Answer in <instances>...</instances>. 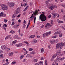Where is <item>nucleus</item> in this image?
Returning a JSON list of instances; mask_svg holds the SVG:
<instances>
[{
  "label": "nucleus",
  "mask_w": 65,
  "mask_h": 65,
  "mask_svg": "<svg viewBox=\"0 0 65 65\" xmlns=\"http://www.w3.org/2000/svg\"><path fill=\"white\" fill-rule=\"evenodd\" d=\"M42 14H41L40 15L39 17V19L41 20L43 22V21H45L46 20V16H45L44 14V12H42Z\"/></svg>",
  "instance_id": "1"
},
{
  "label": "nucleus",
  "mask_w": 65,
  "mask_h": 65,
  "mask_svg": "<svg viewBox=\"0 0 65 65\" xmlns=\"http://www.w3.org/2000/svg\"><path fill=\"white\" fill-rule=\"evenodd\" d=\"M53 20H51V23L50 24V23H48L46 24L45 25V27L47 28H49L51 26H52L53 25Z\"/></svg>",
  "instance_id": "2"
},
{
  "label": "nucleus",
  "mask_w": 65,
  "mask_h": 65,
  "mask_svg": "<svg viewBox=\"0 0 65 65\" xmlns=\"http://www.w3.org/2000/svg\"><path fill=\"white\" fill-rule=\"evenodd\" d=\"M1 6L3 9H4V10H7V9H8V7L7 5L2 4L1 5Z\"/></svg>",
  "instance_id": "3"
},
{
  "label": "nucleus",
  "mask_w": 65,
  "mask_h": 65,
  "mask_svg": "<svg viewBox=\"0 0 65 65\" xmlns=\"http://www.w3.org/2000/svg\"><path fill=\"white\" fill-rule=\"evenodd\" d=\"M2 49L3 50H5L6 51H9L10 49L8 47H6L5 45H4L1 46Z\"/></svg>",
  "instance_id": "4"
},
{
  "label": "nucleus",
  "mask_w": 65,
  "mask_h": 65,
  "mask_svg": "<svg viewBox=\"0 0 65 65\" xmlns=\"http://www.w3.org/2000/svg\"><path fill=\"white\" fill-rule=\"evenodd\" d=\"M8 5L10 7H13L14 5V3H11L10 2H8Z\"/></svg>",
  "instance_id": "5"
},
{
  "label": "nucleus",
  "mask_w": 65,
  "mask_h": 65,
  "mask_svg": "<svg viewBox=\"0 0 65 65\" xmlns=\"http://www.w3.org/2000/svg\"><path fill=\"white\" fill-rule=\"evenodd\" d=\"M61 45V44L60 43H57L56 44V50H57V49H59V48L60 47V45Z\"/></svg>",
  "instance_id": "6"
},
{
  "label": "nucleus",
  "mask_w": 65,
  "mask_h": 65,
  "mask_svg": "<svg viewBox=\"0 0 65 65\" xmlns=\"http://www.w3.org/2000/svg\"><path fill=\"white\" fill-rule=\"evenodd\" d=\"M20 8H18L15 11V13H20Z\"/></svg>",
  "instance_id": "7"
},
{
  "label": "nucleus",
  "mask_w": 65,
  "mask_h": 65,
  "mask_svg": "<svg viewBox=\"0 0 65 65\" xmlns=\"http://www.w3.org/2000/svg\"><path fill=\"white\" fill-rule=\"evenodd\" d=\"M52 14L53 15V19H55V18H56V16L57 15H57V14L55 13H52Z\"/></svg>",
  "instance_id": "8"
},
{
  "label": "nucleus",
  "mask_w": 65,
  "mask_h": 65,
  "mask_svg": "<svg viewBox=\"0 0 65 65\" xmlns=\"http://www.w3.org/2000/svg\"><path fill=\"white\" fill-rule=\"evenodd\" d=\"M57 7L56 6H50V8L51 10H53V9H54V8H57Z\"/></svg>",
  "instance_id": "9"
},
{
  "label": "nucleus",
  "mask_w": 65,
  "mask_h": 65,
  "mask_svg": "<svg viewBox=\"0 0 65 65\" xmlns=\"http://www.w3.org/2000/svg\"><path fill=\"white\" fill-rule=\"evenodd\" d=\"M22 45H23V44L22 43L15 45V46H17V47H21V46H22Z\"/></svg>",
  "instance_id": "10"
},
{
  "label": "nucleus",
  "mask_w": 65,
  "mask_h": 65,
  "mask_svg": "<svg viewBox=\"0 0 65 65\" xmlns=\"http://www.w3.org/2000/svg\"><path fill=\"white\" fill-rule=\"evenodd\" d=\"M52 33L51 31L45 33L46 36H48L49 35L51 34Z\"/></svg>",
  "instance_id": "11"
},
{
  "label": "nucleus",
  "mask_w": 65,
  "mask_h": 65,
  "mask_svg": "<svg viewBox=\"0 0 65 65\" xmlns=\"http://www.w3.org/2000/svg\"><path fill=\"white\" fill-rule=\"evenodd\" d=\"M28 4V3H26L25 4H24V3L22 2L21 3V6H24V7H25V6H26Z\"/></svg>",
  "instance_id": "12"
},
{
  "label": "nucleus",
  "mask_w": 65,
  "mask_h": 65,
  "mask_svg": "<svg viewBox=\"0 0 65 65\" xmlns=\"http://www.w3.org/2000/svg\"><path fill=\"white\" fill-rule=\"evenodd\" d=\"M17 14H18V13H15L12 16V19H14L15 17H17L18 16Z\"/></svg>",
  "instance_id": "13"
},
{
  "label": "nucleus",
  "mask_w": 65,
  "mask_h": 65,
  "mask_svg": "<svg viewBox=\"0 0 65 65\" xmlns=\"http://www.w3.org/2000/svg\"><path fill=\"white\" fill-rule=\"evenodd\" d=\"M61 33V31H58L54 34V35H56V34H59Z\"/></svg>",
  "instance_id": "14"
},
{
  "label": "nucleus",
  "mask_w": 65,
  "mask_h": 65,
  "mask_svg": "<svg viewBox=\"0 0 65 65\" xmlns=\"http://www.w3.org/2000/svg\"><path fill=\"white\" fill-rule=\"evenodd\" d=\"M39 11V10L38 9L37 11V10H36V11L34 13V15H37V14L38 13Z\"/></svg>",
  "instance_id": "15"
},
{
  "label": "nucleus",
  "mask_w": 65,
  "mask_h": 65,
  "mask_svg": "<svg viewBox=\"0 0 65 65\" xmlns=\"http://www.w3.org/2000/svg\"><path fill=\"white\" fill-rule=\"evenodd\" d=\"M37 42V41L36 40H34L32 42V43H35Z\"/></svg>",
  "instance_id": "16"
},
{
  "label": "nucleus",
  "mask_w": 65,
  "mask_h": 65,
  "mask_svg": "<svg viewBox=\"0 0 65 65\" xmlns=\"http://www.w3.org/2000/svg\"><path fill=\"white\" fill-rule=\"evenodd\" d=\"M56 57V55H53L52 57V58L51 59V61H53V60L54 59V58H55Z\"/></svg>",
  "instance_id": "17"
},
{
  "label": "nucleus",
  "mask_w": 65,
  "mask_h": 65,
  "mask_svg": "<svg viewBox=\"0 0 65 65\" xmlns=\"http://www.w3.org/2000/svg\"><path fill=\"white\" fill-rule=\"evenodd\" d=\"M59 53H60V51H57L56 55H55L56 56H57L58 55H59Z\"/></svg>",
  "instance_id": "18"
},
{
  "label": "nucleus",
  "mask_w": 65,
  "mask_h": 65,
  "mask_svg": "<svg viewBox=\"0 0 65 65\" xmlns=\"http://www.w3.org/2000/svg\"><path fill=\"white\" fill-rule=\"evenodd\" d=\"M10 37V35H8L7 36V37H6V38H5V40H6V39H8Z\"/></svg>",
  "instance_id": "19"
},
{
  "label": "nucleus",
  "mask_w": 65,
  "mask_h": 65,
  "mask_svg": "<svg viewBox=\"0 0 65 65\" xmlns=\"http://www.w3.org/2000/svg\"><path fill=\"white\" fill-rule=\"evenodd\" d=\"M9 56H13V52H11V53H9Z\"/></svg>",
  "instance_id": "20"
},
{
  "label": "nucleus",
  "mask_w": 65,
  "mask_h": 65,
  "mask_svg": "<svg viewBox=\"0 0 65 65\" xmlns=\"http://www.w3.org/2000/svg\"><path fill=\"white\" fill-rule=\"evenodd\" d=\"M15 38L16 39H20L21 38L20 37H19L17 36H16Z\"/></svg>",
  "instance_id": "21"
},
{
  "label": "nucleus",
  "mask_w": 65,
  "mask_h": 65,
  "mask_svg": "<svg viewBox=\"0 0 65 65\" xmlns=\"http://www.w3.org/2000/svg\"><path fill=\"white\" fill-rule=\"evenodd\" d=\"M10 33H12V34H13L15 33V31L13 30H11L10 32Z\"/></svg>",
  "instance_id": "22"
},
{
  "label": "nucleus",
  "mask_w": 65,
  "mask_h": 65,
  "mask_svg": "<svg viewBox=\"0 0 65 65\" xmlns=\"http://www.w3.org/2000/svg\"><path fill=\"white\" fill-rule=\"evenodd\" d=\"M50 42L51 44H54V43H55L54 41H52V40H50Z\"/></svg>",
  "instance_id": "23"
},
{
  "label": "nucleus",
  "mask_w": 65,
  "mask_h": 65,
  "mask_svg": "<svg viewBox=\"0 0 65 65\" xmlns=\"http://www.w3.org/2000/svg\"><path fill=\"white\" fill-rule=\"evenodd\" d=\"M29 6H27L23 10V11H26L27 9H28V7Z\"/></svg>",
  "instance_id": "24"
},
{
  "label": "nucleus",
  "mask_w": 65,
  "mask_h": 65,
  "mask_svg": "<svg viewBox=\"0 0 65 65\" xmlns=\"http://www.w3.org/2000/svg\"><path fill=\"white\" fill-rule=\"evenodd\" d=\"M46 35H45V34L44 33V34H43V37H46Z\"/></svg>",
  "instance_id": "25"
},
{
  "label": "nucleus",
  "mask_w": 65,
  "mask_h": 65,
  "mask_svg": "<svg viewBox=\"0 0 65 65\" xmlns=\"http://www.w3.org/2000/svg\"><path fill=\"white\" fill-rule=\"evenodd\" d=\"M17 42V41L15 40L13 41L12 42L13 44H15L16 42Z\"/></svg>",
  "instance_id": "26"
},
{
  "label": "nucleus",
  "mask_w": 65,
  "mask_h": 65,
  "mask_svg": "<svg viewBox=\"0 0 65 65\" xmlns=\"http://www.w3.org/2000/svg\"><path fill=\"white\" fill-rule=\"evenodd\" d=\"M56 61L58 62H60V59L59 58H57L56 59Z\"/></svg>",
  "instance_id": "27"
},
{
  "label": "nucleus",
  "mask_w": 65,
  "mask_h": 65,
  "mask_svg": "<svg viewBox=\"0 0 65 65\" xmlns=\"http://www.w3.org/2000/svg\"><path fill=\"white\" fill-rule=\"evenodd\" d=\"M45 65H47V61L46 59L45 60Z\"/></svg>",
  "instance_id": "28"
},
{
  "label": "nucleus",
  "mask_w": 65,
  "mask_h": 65,
  "mask_svg": "<svg viewBox=\"0 0 65 65\" xmlns=\"http://www.w3.org/2000/svg\"><path fill=\"white\" fill-rule=\"evenodd\" d=\"M57 37V36H54L52 37L53 38H56Z\"/></svg>",
  "instance_id": "29"
},
{
  "label": "nucleus",
  "mask_w": 65,
  "mask_h": 65,
  "mask_svg": "<svg viewBox=\"0 0 65 65\" xmlns=\"http://www.w3.org/2000/svg\"><path fill=\"white\" fill-rule=\"evenodd\" d=\"M33 49L30 48L29 49V51H33Z\"/></svg>",
  "instance_id": "30"
},
{
  "label": "nucleus",
  "mask_w": 65,
  "mask_h": 65,
  "mask_svg": "<svg viewBox=\"0 0 65 65\" xmlns=\"http://www.w3.org/2000/svg\"><path fill=\"white\" fill-rule=\"evenodd\" d=\"M16 63V62L15 61H13L12 63V64H15Z\"/></svg>",
  "instance_id": "31"
},
{
  "label": "nucleus",
  "mask_w": 65,
  "mask_h": 65,
  "mask_svg": "<svg viewBox=\"0 0 65 65\" xmlns=\"http://www.w3.org/2000/svg\"><path fill=\"white\" fill-rule=\"evenodd\" d=\"M34 17V24H35V21H36V17Z\"/></svg>",
  "instance_id": "32"
},
{
  "label": "nucleus",
  "mask_w": 65,
  "mask_h": 65,
  "mask_svg": "<svg viewBox=\"0 0 65 65\" xmlns=\"http://www.w3.org/2000/svg\"><path fill=\"white\" fill-rule=\"evenodd\" d=\"M41 53H43L44 51V50H43V48H42L41 49Z\"/></svg>",
  "instance_id": "33"
},
{
  "label": "nucleus",
  "mask_w": 65,
  "mask_h": 65,
  "mask_svg": "<svg viewBox=\"0 0 65 65\" xmlns=\"http://www.w3.org/2000/svg\"><path fill=\"white\" fill-rule=\"evenodd\" d=\"M59 23H63V22L62 21H61L60 20L58 21Z\"/></svg>",
  "instance_id": "34"
},
{
  "label": "nucleus",
  "mask_w": 65,
  "mask_h": 65,
  "mask_svg": "<svg viewBox=\"0 0 65 65\" xmlns=\"http://www.w3.org/2000/svg\"><path fill=\"white\" fill-rule=\"evenodd\" d=\"M41 60H44V57H41Z\"/></svg>",
  "instance_id": "35"
},
{
  "label": "nucleus",
  "mask_w": 65,
  "mask_h": 65,
  "mask_svg": "<svg viewBox=\"0 0 65 65\" xmlns=\"http://www.w3.org/2000/svg\"><path fill=\"white\" fill-rule=\"evenodd\" d=\"M54 41V43H57V42H58V40H56L55 41Z\"/></svg>",
  "instance_id": "36"
},
{
  "label": "nucleus",
  "mask_w": 65,
  "mask_h": 65,
  "mask_svg": "<svg viewBox=\"0 0 65 65\" xmlns=\"http://www.w3.org/2000/svg\"><path fill=\"white\" fill-rule=\"evenodd\" d=\"M30 54H35V52H32L30 53Z\"/></svg>",
  "instance_id": "37"
},
{
  "label": "nucleus",
  "mask_w": 65,
  "mask_h": 65,
  "mask_svg": "<svg viewBox=\"0 0 65 65\" xmlns=\"http://www.w3.org/2000/svg\"><path fill=\"white\" fill-rule=\"evenodd\" d=\"M3 28L4 30H5V31H6V28H5L4 26H3Z\"/></svg>",
  "instance_id": "38"
},
{
  "label": "nucleus",
  "mask_w": 65,
  "mask_h": 65,
  "mask_svg": "<svg viewBox=\"0 0 65 65\" xmlns=\"http://www.w3.org/2000/svg\"><path fill=\"white\" fill-rule=\"evenodd\" d=\"M62 34H60L59 35V37H62Z\"/></svg>",
  "instance_id": "39"
},
{
  "label": "nucleus",
  "mask_w": 65,
  "mask_h": 65,
  "mask_svg": "<svg viewBox=\"0 0 65 65\" xmlns=\"http://www.w3.org/2000/svg\"><path fill=\"white\" fill-rule=\"evenodd\" d=\"M63 47V46H62V45H60V48H62V47Z\"/></svg>",
  "instance_id": "40"
},
{
  "label": "nucleus",
  "mask_w": 65,
  "mask_h": 65,
  "mask_svg": "<svg viewBox=\"0 0 65 65\" xmlns=\"http://www.w3.org/2000/svg\"><path fill=\"white\" fill-rule=\"evenodd\" d=\"M4 21L5 23H6V22H7V20L6 19H4Z\"/></svg>",
  "instance_id": "41"
},
{
  "label": "nucleus",
  "mask_w": 65,
  "mask_h": 65,
  "mask_svg": "<svg viewBox=\"0 0 65 65\" xmlns=\"http://www.w3.org/2000/svg\"><path fill=\"white\" fill-rule=\"evenodd\" d=\"M23 27L24 29L25 28V27H26V24H24L23 25Z\"/></svg>",
  "instance_id": "42"
},
{
  "label": "nucleus",
  "mask_w": 65,
  "mask_h": 65,
  "mask_svg": "<svg viewBox=\"0 0 65 65\" xmlns=\"http://www.w3.org/2000/svg\"><path fill=\"white\" fill-rule=\"evenodd\" d=\"M26 53H24V55H26V54H27V53H28V52H27V51H26Z\"/></svg>",
  "instance_id": "43"
},
{
  "label": "nucleus",
  "mask_w": 65,
  "mask_h": 65,
  "mask_svg": "<svg viewBox=\"0 0 65 65\" xmlns=\"http://www.w3.org/2000/svg\"><path fill=\"white\" fill-rule=\"evenodd\" d=\"M48 0H47L46 2H45V3H46V4H47V3H48Z\"/></svg>",
  "instance_id": "44"
},
{
  "label": "nucleus",
  "mask_w": 65,
  "mask_h": 65,
  "mask_svg": "<svg viewBox=\"0 0 65 65\" xmlns=\"http://www.w3.org/2000/svg\"><path fill=\"white\" fill-rule=\"evenodd\" d=\"M14 25V22H13L11 24V25L12 26L13 25Z\"/></svg>",
  "instance_id": "45"
},
{
  "label": "nucleus",
  "mask_w": 65,
  "mask_h": 65,
  "mask_svg": "<svg viewBox=\"0 0 65 65\" xmlns=\"http://www.w3.org/2000/svg\"><path fill=\"white\" fill-rule=\"evenodd\" d=\"M42 63H43V62H42L40 61V63H39V64H40V65H41V64H42Z\"/></svg>",
  "instance_id": "46"
},
{
  "label": "nucleus",
  "mask_w": 65,
  "mask_h": 65,
  "mask_svg": "<svg viewBox=\"0 0 65 65\" xmlns=\"http://www.w3.org/2000/svg\"><path fill=\"white\" fill-rule=\"evenodd\" d=\"M31 37H32V38H34L35 37V35H32L31 36Z\"/></svg>",
  "instance_id": "47"
},
{
  "label": "nucleus",
  "mask_w": 65,
  "mask_h": 65,
  "mask_svg": "<svg viewBox=\"0 0 65 65\" xmlns=\"http://www.w3.org/2000/svg\"><path fill=\"white\" fill-rule=\"evenodd\" d=\"M34 61L35 62H37V60L35 59L34 60Z\"/></svg>",
  "instance_id": "48"
},
{
  "label": "nucleus",
  "mask_w": 65,
  "mask_h": 65,
  "mask_svg": "<svg viewBox=\"0 0 65 65\" xmlns=\"http://www.w3.org/2000/svg\"><path fill=\"white\" fill-rule=\"evenodd\" d=\"M20 17H21V14H19L18 16L17 17L18 18H20Z\"/></svg>",
  "instance_id": "49"
},
{
  "label": "nucleus",
  "mask_w": 65,
  "mask_h": 65,
  "mask_svg": "<svg viewBox=\"0 0 65 65\" xmlns=\"http://www.w3.org/2000/svg\"><path fill=\"white\" fill-rule=\"evenodd\" d=\"M64 60V58H61L60 59V60H61V61H62V60Z\"/></svg>",
  "instance_id": "50"
},
{
  "label": "nucleus",
  "mask_w": 65,
  "mask_h": 65,
  "mask_svg": "<svg viewBox=\"0 0 65 65\" xmlns=\"http://www.w3.org/2000/svg\"><path fill=\"white\" fill-rule=\"evenodd\" d=\"M29 56H30V55H29V54H27L26 56V57L28 58Z\"/></svg>",
  "instance_id": "51"
},
{
  "label": "nucleus",
  "mask_w": 65,
  "mask_h": 65,
  "mask_svg": "<svg viewBox=\"0 0 65 65\" xmlns=\"http://www.w3.org/2000/svg\"><path fill=\"white\" fill-rule=\"evenodd\" d=\"M51 17V15H49L48 17V18H50Z\"/></svg>",
  "instance_id": "52"
},
{
  "label": "nucleus",
  "mask_w": 65,
  "mask_h": 65,
  "mask_svg": "<svg viewBox=\"0 0 65 65\" xmlns=\"http://www.w3.org/2000/svg\"><path fill=\"white\" fill-rule=\"evenodd\" d=\"M18 22H19V23H21V20H19L18 21Z\"/></svg>",
  "instance_id": "53"
},
{
  "label": "nucleus",
  "mask_w": 65,
  "mask_h": 65,
  "mask_svg": "<svg viewBox=\"0 0 65 65\" xmlns=\"http://www.w3.org/2000/svg\"><path fill=\"white\" fill-rule=\"evenodd\" d=\"M4 25L5 26V27H7V25L6 24H4Z\"/></svg>",
  "instance_id": "54"
},
{
  "label": "nucleus",
  "mask_w": 65,
  "mask_h": 65,
  "mask_svg": "<svg viewBox=\"0 0 65 65\" xmlns=\"http://www.w3.org/2000/svg\"><path fill=\"white\" fill-rule=\"evenodd\" d=\"M24 43H26V44L27 43V42L26 41H24Z\"/></svg>",
  "instance_id": "55"
},
{
  "label": "nucleus",
  "mask_w": 65,
  "mask_h": 65,
  "mask_svg": "<svg viewBox=\"0 0 65 65\" xmlns=\"http://www.w3.org/2000/svg\"><path fill=\"white\" fill-rule=\"evenodd\" d=\"M13 43H12H12H11V44H10V45H13Z\"/></svg>",
  "instance_id": "56"
},
{
  "label": "nucleus",
  "mask_w": 65,
  "mask_h": 65,
  "mask_svg": "<svg viewBox=\"0 0 65 65\" xmlns=\"http://www.w3.org/2000/svg\"><path fill=\"white\" fill-rule=\"evenodd\" d=\"M33 18H31V21H32V20H33V19H34V17H33Z\"/></svg>",
  "instance_id": "57"
},
{
  "label": "nucleus",
  "mask_w": 65,
  "mask_h": 65,
  "mask_svg": "<svg viewBox=\"0 0 65 65\" xmlns=\"http://www.w3.org/2000/svg\"><path fill=\"white\" fill-rule=\"evenodd\" d=\"M61 45L62 46H63V45H64V43H61Z\"/></svg>",
  "instance_id": "58"
},
{
  "label": "nucleus",
  "mask_w": 65,
  "mask_h": 65,
  "mask_svg": "<svg viewBox=\"0 0 65 65\" xmlns=\"http://www.w3.org/2000/svg\"><path fill=\"white\" fill-rule=\"evenodd\" d=\"M3 51L1 50L0 51V54H1V53H2Z\"/></svg>",
  "instance_id": "59"
},
{
  "label": "nucleus",
  "mask_w": 65,
  "mask_h": 65,
  "mask_svg": "<svg viewBox=\"0 0 65 65\" xmlns=\"http://www.w3.org/2000/svg\"><path fill=\"white\" fill-rule=\"evenodd\" d=\"M61 6H62V7H64V5H63L62 4H61Z\"/></svg>",
  "instance_id": "60"
},
{
  "label": "nucleus",
  "mask_w": 65,
  "mask_h": 65,
  "mask_svg": "<svg viewBox=\"0 0 65 65\" xmlns=\"http://www.w3.org/2000/svg\"><path fill=\"white\" fill-rule=\"evenodd\" d=\"M19 25L18 24L16 26V27H19Z\"/></svg>",
  "instance_id": "61"
},
{
  "label": "nucleus",
  "mask_w": 65,
  "mask_h": 65,
  "mask_svg": "<svg viewBox=\"0 0 65 65\" xmlns=\"http://www.w3.org/2000/svg\"><path fill=\"white\" fill-rule=\"evenodd\" d=\"M15 53H16L17 54H18V52L17 51H15Z\"/></svg>",
  "instance_id": "62"
},
{
  "label": "nucleus",
  "mask_w": 65,
  "mask_h": 65,
  "mask_svg": "<svg viewBox=\"0 0 65 65\" xmlns=\"http://www.w3.org/2000/svg\"><path fill=\"white\" fill-rule=\"evenodd\" d=\"M25 59H23V62H25Z\"/></svg>",
  "instance_id": "63"
},
{
  "label": "nucleus",
  "mask_w": 65,
  "mask_h": 65,
  "mask_svg": "<svg viewBox=\"0 0 65 65\" xmlns=\"http://www.w3.org/2000/svg\"><path fill=\"white\" fill-rule=\"evenodd\" d=\"M35 65H39L38 63H37L35 64Z\"/></svg>",
  "instance_id": "64"
}]
</instances>
